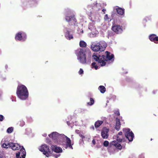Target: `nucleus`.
Here are the masks:
<instances>
[{
    "instance_id": "obj_47",
    "label": "nucleus",
    "mask_w": 158,
    "mask_h": 158,
    "mask_svg": "<svg viewBox=\"0 0 158 158\" xmlns=\"http://www.w3.org/2000/svg\"><path fill=\"white\" fill-rule=\"evenodd\" d=\"M91 16V18H92V19H93V15H92Z\"/></svg>"
},
{
    "instance_id": "obj_33",
    "label": "nucleus",
    "mask_w": 158,
    "mask_h": 158,
    "mask_svg": "<svg viewBox=\"0 0 158 158\" xmlns=\"http://www.w3.org/2000/svg\"><path fill=\"white\" fill-rule=\"evenodd\" d=\"M84 71L82 69H80L79 71L78 72V73L79 74L81 75L83 74Z\"/></svg>"
},
{
    "instance_id": "obj_35",
    "label": "nucleus",
    "mask_w": 158,
    "mask_h": 158,
    "mask_svg": "<svg viewBox=\"0 0 158 158\" xmlns=\"http://www.w3.org/2000/svg\"><path fill=\"white\" fill-rule=\"evenodd\" d=\"M114 113L115 114L117 115H120V113L118 110H116L114 111Z\"/></svg>"
},
{
    "instance_id": "obj_38",
    "label": "nucleus",
    "mask_w": 158,
    "mask_h": 158,
    "mask_svg": "<svg viewBox=\"0 0 158 158\" xmlns=\"http://www.w3.org/2000/svg\"><path fill=\"white\" fill-rule=\"evenodd\" d=\"M148 19V17H146L144 19H143V22H144V23H145L146 22H147V19Z\"/></svg>"
},
{
    "instance_id": "obj_2",
    "label": "nucleus",
    "mask_w": 158,
    "mask_h": 158,
    "mask_svg": "<svg viewBox=\"0 0 158 158\" xmlns=\"http://www.w3.org/2000/svg\"><path fill=\"white\" fill-rule=\"evenodd\" d=\"M114 55L108 51L105 52V55L102 56L94 54L92 56V58L97 62L98 64L100 66H103L106 64V61L111 60L114 58Z\"/></svg>"
},
{
    "instance_id": "obj_9",
    "label": "nucleus",
    "mask_w": 158,
    "mask_h": 158,
    "mask_svg": "<svg viewBox=\"0 0 158 158\" xmlns=\"http://www.w3.org/2000/svg\"><path fill=\"white\" fill-rule=\"evenodd\" d=\"M64 32L65 38L68 40H70L73 38V31L70 28L65 27L64 30Z\"/></svg>"
},
{
    "instance_id": "obj_28",
    "label": "nucleus",
    "mask_w": 158,
    "mask_h": 158,
    "mask_svg": "<svg viewBox=\"0 0 158 158\" xmlns=\"http://www.w3.org/2000/svg\"><path fill=\"white\" fill-rule=\"evenodd\" d=\"M13 131V128L12 127H9L7 129V132L8 133H11Z\"/></svg>"
},
{
    "instance_id": "obj_34",
    "label": "nucleus",
    "mask_w": 158,
    "mask_h": 158,
    "mask_svg": "<svg viewBox=\"0 0 158 158\" xmlns=\"http://www.w3.org/2000/svg\"><path fill=\"white\" fill-rule=\"evenodd\" d=\"M109 18L108 16V15L107 14H106L105 15L104 17V19L105 20H108L109 19Z\"/></svg>"
},
{
    "instance_id": "obj_18",
    "label": "nucleus",
    "mask_w": 158,
    "mask_h": 158,
    "mask_svg": "<svg viewBox=\"0 0 158 158\" xmlns=\"http://www.w3.org/2000/svg\"><path fill=\"white\" fill-rule=\"evenodd\" d=\"M52 149L54 152L56 153H60L62 152V148L56 145H52L51 146Z\"/></svg>"
},
{
    "instance_id": "obj_20",
    "label": "nucleus",
    "mask_w": 158,
    "mask_h": 158,
    "mask_svg": "<svg viewBox=\"0 0 158 158\" xmlns=\"http://www.w3.org/2000/svg\"><path fill=\"white\" fill-rule=\"evenodd\" d=\"M27 1L31 6H35L38 4L39 0H27Z\"/></svg>"
},
{
    "instance_id": "obj_25",
    "label": "nucleus",
    "mask_w": 158,
    "mask_h": 158,
    "mask_svg": "<svg viewBox=\"0 0 158 158\" xmlns=\"http://www.w3.org/2000/svg\"><path fill=\"white\" fill-rule=\"evenodd\" d=\"M75 132L77 134H79V136L82 138V140L85 138V137L82 134H80V131L79 130H76L75 131Z\"/></svg>"
},
{
    "instance_id": "obj_16",
    "label": "nucleus",
    "mask_w": 158,
    "mask_h": 158,
    "mask_svg": "<svg viewBox=\"0 0 158 158\" xmlns=\"http://www.w3.org/2000/svg\"><path fill=\"white\" fill-rule=\"evenodd\" d=\"M150 40L155 44H158V36L155 34H151L149 36Z\"/></svg>"
},
{
    "instance_id": "obj_14",
    "label": "nucleus",
    "mask_w": 158,
    "mask_h": 158,
    "mask_svg": "<svg viewBox=\"0 0 158 158\" xmlns=\"http://www.w3.org/2000/svg\"><path fill=\"white\" fill-rule=\"evenodd\" d=\"M20 151L16 154V158H25L26 152L23 147H22V148L21 149Z\"/></svg>"
},
{
    "instance_id": "obj_39",
    "label": "nucleus",
    "mask_w": 158,
    "mask_h": 158,
    "mask_svg": "<svg viewBox=\"0 0 158 158\" xmlns=\"http://www.w3.org/2000/svg\"><path fill=\"white\" fill-rule=\"evenodd\" d=\"M92 143H93V144L94 145L95 144V140L94 139H93V140H92Z\"/></svg>"
},
{
    "instance_id": "obj_44",
    "label": "nucleus",
    "mask_w": 158,
    "mask_h": 158,
    "mask_svg": "<svg viewBox=\"0 0 158 158\" xmlns=\"http://www.w3.org/2000/svg\"><path fill=\"white\" fill-rule=\"evenodd\" d=\"M92 128L93 129H94V127L93 126L92 127H91V128Z\"/></svg>"
},
{
    "instance_id": "obj_42",
    "label": "nucleus",
    "mask_w": 158,
    "mask_h": 158,
    "mask_svg": "<svg viewBox=\"0 0 158 158\" xmlns=\"http://www.w3.org/2000/svg\"><path fill=\"white\" fill-rule=\"evenodd\" d=\"M89 139L90 138V135L87 136V137Z\"/></svg>"
},
{
    "instance_id": "obj_46",
    "label": "nucleus",
    "mask_w": 158,
    "mask_h": 158,
    "mask_svg": "<svg viewBox=\"0 0 158 158\" xmlns=\"http://www.w3.org/2000/svg\"><path fill=\"white\" fill-rule=\"evenodd\" d=\"M69 122H67V124H68V125H69Z\"/></svg>"
},
{
    "instance_id": "obj_29",
    "label": "nucleus",
    "mask_w": 158,
    "mask_h": 158,
    "mask_svg": "<svg viewBox=\"0 0 158 158\" xmlns=\"http://www.w3.org/2000/svg\"><path fill=\"white\" fill-rule=\"evenodd\" d=\"M25 124V122L23 121H20L19 122V125L21 127L23 126Z\"/></svg>"
},
{
    "instance_id": "obj_37",
    "label": "nucleus",
    "mask_w": 158,
    "mask_h": 158,
    "mask_svg": "<svg viewBox=\"0 0 158 158\" xmlns=\"http://www.w3.org/2000/svg\"><path fill=\"white\" fill-rule=\"evenodd\" d=\"M53 156H54V157L56 158H57L58 157H59L60 156V154H58V155H56V154H54L53 155Z\"/></svg>"
},
{
    "instance_id": "obj_24",
    "label": "nucleus",
    "mask_w": 158,
    "mask_h": 158,
    "mask_svg": "<svg viewBox=\"0 0 158 158\" xmlns=\"http://www.w3.org/2000/svg\"><path fill=\"white\" fill-rule=\"evenodd\" d=\"M79 45L81 47H85L86 46V43L84 41H81L80 42Z\"/></svg>"
},
{
    "instance_id": "obj_5",
    "label": "nucleus",
    "mask_w": 158,
    "mask_h": 158,
    "mask_svg": "<svg viewBox=\"0 0 158 158\" xmlns=\"http://www.w3.org/2000/svg\"><path fill=\"white\" fill-rule=\"evenodd\" d=\"M85 50L80 48L75 51V53L77 56V59L79 62L83 64L86 63V57L85 54Z\"/></svg>"
},
{
    "instance_id": "obj_36",
    "label": "nucleus",
    "mask_w": 158,
    "mask_h": 158,
    "mask_svg": "<svg viewBox=\"0 0 158 158\" xmlns=\"http://www.w3.org/2000/svg\"><path fill=\"white\" fill-rule=\"evenodd\" d=\"M4 117L3 115H0V121H2L3 119H4Z\"/></svg>"
},
{
    "instance_id": "obj_41",
    "label": "nucleus",
    "mask_w": 158,
    "mask_h": 158,
    "mask_svg": "<svg viewBox=\"0 0 158 158\" xmlns=\"http://www.w3.org/2000/svg\"><path fill=\"white\" fill-rule=\"evenodd\" d=\"M106 11V10L105 9H103L102 10V11L103 12H104V13H105V12Z\"/></svg>"
},
{
    "instance_id": "obj_43",
    "label": "nucleus",
    "mask_w": 158,
    "mask_h": 158,
    "mask_svg": "<svg viewBox=\"0 0 158 158\" xmlns=\"http://www.w3.org/2000/svg\"><path fill=\"white\" fill-rule=\"evenodd\" d=\"M43 135L44 136L46 137L47 135L46 134H43Z\"/></svg>"
},
{
    "instance_id": "obj_32",
    "label": "nucleus",
    "mask_w": 158,
    "mask_h": 158,
    "mask_svg": "<svg viewBox=\"0 0 158 158\" xmlns=\"http://www.w3.org/2000/svg\"><path fill=\"white\" fill-rule=\"evenodd\" d=\"M3 155L4 154L3 151H0V158H4Z\"/></svg>"
},
{
    "instance_id": "obj_26",
    "label": "nucleus",
    "mask_w": 158,
    "mask_h": 158,
    "mask_svg": "<svg viewBox=\"0 0 158 158\" xmlns=\"http://www.w3.org/2000/svg\"><path fill=\"white\" fill-rule=\"evenodd\" d=\"M94 103V99L92 98H90V102H88L87 103V104L89 106H91L93 105Z\"/></svg>"
},
{
    "instance_id": "obj_8",
    "label": "nucleus",
    "mask_w": 158,
    "mask_h": 158,
    "mask_svg": "<svg viewBox=\"0 0 158 158\" xmlns=\"http://www.w3.org/2000/svg\"><path fill=\"white\" fill-rule=\"evenodd\" d=\"M2 146L4 148H10L13 150H19L21 147L19 144L11 142L3 143L2 144Z\"/></svg>"
},
{
    "instance_id": "obj_1",
    "label": "nucleus",
    "mask_w": 158,
    "mask_h": 158,
    "mask_svg": "<svg viewBox=\"0 0 158 158\" xmlns=\"http://www.w3.org/2000/svg\"><path fill=\"white\" fill-rule=\"evenodd\" d=\"M49 137L52 138L55 143L61 145L63 147L66 149L69 148L73 149L72 143L70 138L63 134H59L56 132H53L48 135Z\"/></svg>"
},
{
    "instance_id": "obj_48",
    "label": "nucleus",
    "mask_w": 158,
    "mask_h": 158,
    "mask_svg": "<svg viewBox=\"0 0 158 158\" xmlns=\"http://www.w3.org/2000/svg\"><path fill=\"white\" fill-rule=\"evenodd\" d=\"M154 91H153V94H155V92H154Z\"/></svg>"
},
{
    "instance_id": "obj_6",
    "label": "nucleus",
    "mask_w": 158,
    "mask_h": 158,
    "mask_svg": "<svg viewBox=\"0 0 158 158\" xmlns=\"http://www.w3.org/2000/svg\"><path fill=\"white\" fill-rule=\"evenodd\" d=\"M122 132H120L118 133L116 137V140H114L110 143L111 146H114L116 148L121 150L122 148V146L121 144L118 143H120L122 141H124L123 139L122 138Z\"/></svg>"
},
{
    "instance_id": "obj_31",
    "label": "nucleus",
    "mask_w": 158,
    "mask_h": 158,
    "mask_svg": "<svg viewBox=\"0 0 158 158\" xmlns=\"http://www.w3.org/2000/svg\"><path fill=\"white\" fill-rule=\"evenodd\" d=\"M77 31L78 32V33L80 34H82L83 33V31L82 29H79L77 30Z\"/></svg>"
},
{
    "instance_id": "obj_13",
    "label": "nucleus",
    "mask_w": 158,
    "mask_h": 158,
    "mask_svg": "<svg viewBox=\"0 0 158 158\" xmlns=\"http://www.w3.org/2000/svg\"><path fill=\"white\" fill-rule=\"evenodd\" d=\"M65 20L70 25H75L76 22V20L74 15H66Z\"/></svg>"
},
{
    "instance_id": "obj_40",
    "label": "nucleus",
    "mask_w": 158,
    "mask_h": 158,
    "mask_svg": "<svg viewBox=\"0 0 158 158\" xmlns=\"http://www.w3.org/2000/svg\"><path fill=\"white\" fill-rule=\"evenodd\" d=\"M2 92L1 91H0V97L2 96Z\"/></svg>"
},
{
    "instance_id": "obj_12",
    "label": "nucleus",
    "mask_w": 158,
    "mask_h": 158,
    "mask_svg": "<svg viewBox=\"0 0 158 158\" xmlns=\"http://www.w3.org/2000/svg\"><path fill=\"white\" fill-rule=\"evenodd\" d=\"M26 34L23 31L19 32L15 35V39L16 40L23 41L26 39Z\"/></svg>"
},
{
    "instance_id": "obj_23",
    "label": "nucleus",
    "mask_w": 158,
    "mask_h": 158,
    "mask_svg": "<svg viewBox=\"0 0 158 158\" xmlns=\"http://www.w3.org/2000/svg\"><path fill=\"white\" fill-rule=\"evenodd\" d=\"M103 123L102 121H98L96 122L94 124L95 127H99Z\"/></svg>"
},
{
    "instance_id": "obj_3",
    "label": "nucleus",
    "mask_w": 158,
    "mask_h": 158,
    "mask_svg": "<svg viewBox=\"0 0 158 158\" xmlns=\"http://www.w3.org/2000/svg\"><path fill=\"white\" fill-rule=\"evenodd\" d=\"M16 94L20 99L24 100L27 99L29 93L27 88L23 85H19L17 88Z\"/></svg>"
},
{
    "instance_id": "obj_21",
    "label": "nucleus",
    "mask_w": 158,
    "mask_h": 158,
    "mask_svg": "<svg viewBox=\"0 0 158 158\" xmlns=\"http://www.w3.org/2000/svg\"><path fill=\"white\" fill-rule=\"evenodd\" d=\"M116 123L115 126V128L116 130L118 131L120 127L121 124L119 121V119L116 118Z\"/></svg>"
},
{
    "instance_id": "obj_30",
    "label": "nucleus",
    "mask_w": 158,
    "mask_h": 158,
    "mask_svg": "<svg viewBox=\"0 0 158 158\" xmlns=\"http://www.w3.org/2000/svg\"><path fill=\"white\" fill-rule=\"evenodd\" d=\"M109 143L107 141H105L104 142L103 145L105 147H107L109 145Z\"/></svg>"
},
{
    "instance_id": "obj_10",
    "label": "nucleus",
    "mask_w": 158,
    "mask_h": 158,
    "mask_svg": "<svg viewBox=\"0 0 158 158\" xmlns=\"http://www.w3.org/2000/svg\"><path fill=\"white\" fill-rule=\"evenodd\" d=\"M123 131L125 136L129 141H132L134 137V135L132 132L131 131L130 129L129 128H124L123 129Z\"/></svg>"
},
{
    "instance_id": "obj_17",
    "label": "nucleus",
    "mask_w": 158,
    "mask_h": 158,
    "mask_svg": "<svg viewBox=\"0 0 158 158\" xmlns=\"http://www.w3.org/2000/svg\"><path fill=\"white\" fill-rule=\"evenodd\" d=\"M109 129H107L106 127H104L102 131L101 135L104 139H107L108 137V132Z\"/></svg>"
},
{
    "instance_id": "obj_11",
    "label": "nucleus",
    "mask_w": 158,
    "mask_h": 158,
    "mask_svg": "<svg viewBox=\"0 0 158 158\" xmlns=\"http://www.w3.org/2000/svg\"><path fill=\"white\" fill-rule=\"evenodd\" d=\"M39 149L40 151L43 153V154L47 157H49L50 155L51 154V152L50 151L49 147L46 144L42 145Z\"/></svg>"
},
{
    "instance_id": "obj_22",
    "label": "nucleus",
    "mask_w": 158,
    "mask_h": 158,
    "mask_svg": "<svg viewBox=\"0 0 158 158\" xmlns=\"http://www.w3.org/2000/svg\"><path fill=\"white\" fill-rule=\"evenodd\" d=\"M98 89L102 93H104L106 91V88L104 86L102 85L100 86Z\"/></svg>"
},
{
    "instance_id": "obj_15",
    "label": "nucleus",
    "mask_w": 158,
    "mask_h": 158,
    "mask_svg": "<svg viewBox=\"0 0 158 158\" xmlns=\"http://www.w3.org/2000/svg\"><path fill=\"white\" fill-rule=\"evenodd\" d=\"M112 30L117 34H120L122 32V27L119 25H114L112 27Z\"/></svg>"
},
{
    "instance_id": "obj_7",
    "label": "nucleus",
    "mask_w": 158,
    "mask_h": 158,
    "mask_svg": "<svg viewBox=\"0 0 158 158\" xmlns=\"http://www.w3.org/2000/svg\"><path fill=\"white\" fill-rule=\"evenodd\" d=\"M89 29L90 30L91 32H89L88 35L90 38L95 37L98 36L99 34L98 31L96 29V28L94 25L93 22L90 23L89 25Z\"/></svg>"
},
{
    "instance_id": "obj_27",
    "label": "nucleus",
    "mask_w": 158,
    "mask_h": 158,
    "mask_svg": "<svg viewBox=\"0 0 158 158\" xmlns=\"http://www.w3.org/2000/svg\"><path fill=\"white\" fill-rule=\"evenodd\" d=\"M92 68H94L96 70L98 69V65H96L95 63L93 62L92 63Z\"/></svg>"
},
{
    "instance_id": "obj_4",
    "label": "nucleus",
    "mask_w": 158,
    "mask_h": 158,
    "mask_svg": "<svg viewBox=\"0 0 158 158\" xmlns=\"http://www.w3.org/2000/svg\"><path fill=\"white\" fill-rule=\"evenodd\" d=\"M107 46V44L104 41H96L91 43V48L94 52H102L105 50Z\"/></svg>"
},
{
    "instance_id": "obj_45",
    "label": "nucleus",
    "mask_w": 158,
    "mask_h": 158,
    "mask_svg": "<svg viewBox=\"0 0 158 158\" xmlns=\"http://www.w3.org/2000/svg\"><path fill=\"white\" fill-rule=\"evenodd\" d=\"M94 19H95V21H96V20L97 19V17H95V18Z\"/></svg>"
},
{
    "instance_id": "obj_19",
    "label": "nucleus",
    "mask_w": 158,
    "mask_h": 158,
    "mask_svg": "<svg viewBox=\"0 0 158 158\" xmlns=\"http://www.w3.org/2000/svg\"><path fill=\"white\" fill-rule=\"evenodd\" d=\"M117 13L120 15H123L124 13V10L121 8H119L118 6H116L115 7Z\"/></svg>"
}]
</instances>
